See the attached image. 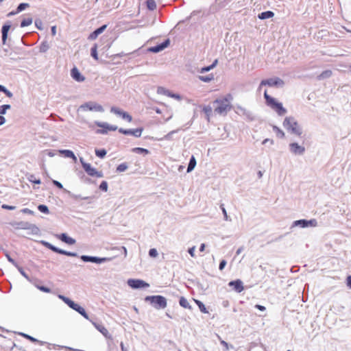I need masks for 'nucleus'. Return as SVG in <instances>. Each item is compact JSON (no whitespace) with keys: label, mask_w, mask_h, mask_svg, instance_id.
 I'll list each match as a JSON object with an SVG mask.
<instances>
[{"label":"nucleus","mask_w":351,"mask_h":351,"mask_svg":"<svg viewBox=\"0 0 351 351\" xmlns=\"http://www.w3.org/2000/svg\"><path fill=\"white\" fill-rule=\"evenodd\" d=\"M264 97L266 100L267 105L276 112L278 115L282 116L287 113V110L283 107L282 104L275 98L269 96L267 90L264 91Z\"/></svg>","instance_id":"20e7f679"},{"label":"nucleus","mask_w":351,"mask_h":351,"mask_svg":"<svg viewBox=\"0 0 351 351\" xmlns=\"http://www.w3.org/2000/svg\"><path fill=\"white\" fill-rule=\"evenodd\" d=\"M179 303L181 306H182L185 308H189V309L191 308V306L189 305L188 300L186 298H184V297H182L180 299Z\"/></svg>","instance_id":"c9c22d12"},{"label":"nucleus","mask_w":351,"mask_h":351,"mask_svg":"<svg viewBox=\"0 0 351 351\" xmlns=\"http://www.w3.org/2000/svg\"><path fill=\"white\" fill-rule=\"evenodd\" d=\"M95 124L99 128H102V130H97V133L99 134H106L108 131H115L117 130V126L110 125L106 122H101V121H95Z\"/></svg>","instance_id":"4468645a"},{"label":"nucleus","mask_w":351,"mask_h":351,"mask_svg":"<svg viewBox=\"0 0 351 351\" xmlns=\"http://www.w3.org/2000/svg\"><path fill=\"white\" fill-rule=\"evenodd\" d=\"M264 97L266 100L267 105L276 112L278 115L282 116L287 113V110L283 107L282 104L275 98L269 96L267 90L264 91Z\"/></svg>","instance_id":"39448f33"},{"label":"nucleus","mask_w":351,"mask_h":351,"mask_svg":"<svg viewBox=\"0 0 351 351\" xmlns=\"http://www.w3.org/2000/svg\"><path fill=\"white\" fill-rule=\"evenodd\" d=\"M110 112L117 116L121 117L123 119H126L129 122H131L132 121V117L128 112L122 110L121 109L117 107H112L110 108Z\"/></svg>","instance_id":"a211bd4d"},{"label":"nucleus","mask_w":351,"mask_h":351,"mask_svg":"<svg viewBox=\"0 0 351 351\" xmlns=\"http://www.w3.org/2000/svg\"><path fill=\"white\" fill-rule=\"evenodd\" d=\"M19 271V272L23 276H24L27 280H29V276L26 274V273L24 271V270L20 267L19 266L16 267Z\"/></svg>","instance_id":"5fc2aeb1"},{"label":"nucleus","mask_w":351,"mask_h":351,"mask_svg":"<svg viewBox=\"0 0 351 351\" xmlns=\"http://www.w3.org/2000/svg\"><path fill=\"white\" fill-rule=\"evenodd\" d=\"M264 97L266 100L267 105L276 112L278 115L282 116L287 113V110L283 107L282 104L275 98L269 96L267 90L264 91Z\"/></svg>","instance_id":"7ed1b4c3"},{"label":"nucleus","mask_w":351,"mask_h":351,"mask_svg":"<svg viewBox=\"0 0 351 351\" xmlns=\"http://www.w3.org/2000/svg\"><path fill=\"white\" fill-rule=\"evenodd\" d=\"M195 246H193L191 247H190L188 250L189 254L191 255V257H195Z\"/></svg>","instance_id":"6e6d98bb"},{"label":"nucleus","mask_w":351,"mask_h":351,"mask_svg":"<svg viewBox=\"0 0 351 351\" xmlns=\"http://www.w3.org/2000/svg\"><path fill=\"white\" fill-rule=\"evenodd\" d=\"M10 24H5L3 25L1 29V33H2V43L3 45L6 43L7 39H8V32L10 29Z\"/></svg>","instance_id":"a878e982"},{"label":"nucleus","mask_w":351,"mask_h":351,"mask_svg":"<svg viewBox=\"0 0 351 351\" xmlns=\"http://www.w3.org/2000/svg\"><path fill=\"white\" fill-rule=\"evenodd\" d=\"M71 75L73 80L78 82H82L85 80L84 76H83L80 71L76 68L74 67L71 71Z\"/></svg>","instance_id":"5701e85b"},{"label":"nucleus","mask_w":351,"mask_h":351,"mask_svg":"<svg viewBox=\"0 0 351 351\" xmlns=\"http://www.w3.org/2000/svg\"><path fill=\"white\" fill-rule=\"evenodd\" d=\"M285 85V82L279 77H272L267 80H262L258 89L261 90L263 86H268L270 87L282 88Z\"/></svg>","instance_id":"9d476101"},{"label":"nucleus","mask_w":351,"mask_h":351,"mask_svg":"<svg viewBox=\"0 0 351 351\" xmlns=\"http://www.w3.org/2000/svg\"><path fill=\"white\" fill-rule=\"evenodd\" d=\"M222 212H223V216H224V219L226 221H228L229 220V217H228V215L227 214V212H226V210L225 209V208H222Z\"/></svg>","instance_id":"0e129e2a"},{"label":"nucleus","mask_w":351,"mask_h":351,"mask_svg":"<svg viewBox=\"0 0 351 351\" xmlns=\"http://www.w3.org/2000/svg\"><path fill=\"white\" fill-rule=\"evenodd\" d=\"M219 340H220V343L224 346L226 350H228L230 348H232V346L228 344L226 341H225L224 340H222L219 337Z\"/></svg>","instance_id":"8fccbe9b"},{"label":"nucleus","mask_w":351,"mask_h":351,"mask_svg":"<svg viewBox=\"0 0 351 351\" xmlns=\"http://www.w3.org/2000/svg\"><path fill=\"white\" fill-rule=\"evenodd\" d=\"M128 285L132 289L149 287V285L140 279H129Z\"/></svg>","instance_id":"f3484780"},{"label":"nucleus","mask_w":351,"mask_h":351,"mask_svg":"<svg viewBox=\"0 0 351 351\" xmlns=\"http://www.w3.org/2000/svg\"><path fill=\"white\" fill-rule=\"evenodd\" d=\"M317 225V222L315 219H300L294 221L291 226V228H293L295 227H300L302 228H305L308 227H316Z\"/></svg>","instance_id":"ddd939ff"},{"label":"nucleus","mask_w":351,"mask_h":351,"mask_svg":"<svg viewBox=\"0 0 351 351\" xmlns=\"http://www.w3.org/2000/svg\"><path fill=\"white\" fill-rule=\"evenodd\" d=\"M32 22H33V20H32V18H31V17H29V18H27V19H24L21 21V27H25L29 26V25H30L32 23Z\"/></svg>","instance_id":"58836bf2"},{"label":"nucleus","mask_w":351,"mask_h":351,"mask_svg":"<svg viewBox=\"0 0 351 351\" xmlns=\"http://www.w3.org/2000/svg\"><path fill=\"white\" fill-rule=\"evenodd\" d=\"M132 152L136 154H143L144 156L149 154V151L147 149L142 147H134L132 149Z\"/></svg>","instance_id":"c756f323"},{"label":"nucleus","mask_w":351,"mask_h":351,"mask_svg":"<svg viewBox=\"0 0 351 351\" xmlns=\"http://www.w3.org/2000/svg\"><path fill=\"white\" fill-rule=\"evenodd\" d=\"M58 298L62 300L64 303H66L70 308L78 312L80 315H82L85 319H88L89 317L86 313L84 308L80 306L79 304L75 303L73 301L70 300L69 298L62 295H59Z\"/></svg>","instance_id":"0eeeda50"},{"label":"nucleus","mask_w":351,"mask_h":351,"mask_svg":"<svg viewBox=\"0 0 351 351\" xmlns=\"http://www.w3.org/2000/svg\"><path fill=\"white\" fill-rule=\"evenodd\" d=\"M196 164H197V162H196L195 158L193 156H192L190 159L189 165H188L187 172L188 173L191 172L195 169Z\"/></svg>","instance_id":"2f4dec72"},{"label":"nucleus","mask_w":351,"mask_h":351,"mask_svg":"<svg viewBox=\"0 0 351 351\" xmlns=\"http://www.w3.org/2000/svg\"><path fill=\"white\" fill-rule=\"evenodd\" d=\"M169 43H170V41L169 39H167L162 43L149 48V51L154 52V53H158V52L164 50L165 48H167L169 45Z\"/></svg>","instance_id":"4be33fe9"},{"label":"nucleus","mask_w":351,"mask_h":351,"mask_svg":"<svg viewBox=\"0 0 351 351\" xmlns=\"http://www.w3.org/2000/svg\"><path fill=\"white\" fill-rule=\"evenodd\" d=\"M145 300L150 302L156 309L165 308L167 305L166 298L162 295L147 296Z\"/></svg>","instance_id":"6e6552de"},{"label":"nucleus","mask_w":351,"mask_h":351,"mask_svg":"<svg viewBox=\"0 0 351 351\" xmlns=\"http://www.w3.org/2000/svg\"><path fill=\"white\" fill-rule=\"evenodd\" d=\"M11 108V106L9 104H4L0 106V115L6 114L7 111Z\"/></svg>","instance_id":"ea45409f"},{"label":"nucleus","mask_w":351,"mask_h":351,"mask_svg":"<svg viewBox=\"0 0 351 351\" xmlns=\"http://www.w3.org/2000/svg\"><path fill=\"white\" fill-rule=\"evenodd\" d=\"M38 209L39 211H40L41 213H45V214H49V208L47 206L45 205H43V204H40L38 206Z\"/></svg>","instance_id":"c03bdc74"},{"label":"nucleus","mask_w":351,"mask_h":351,"mask_svg":"<svg viewBox=\"0 0 351 351\" xmlns=\"http://www.w3.org/2000/svg\"><path fill=\"white\" fill-rule=\"evenodd\" d=\"M56 237L61 240L62 242L69 244V245H74L76 243L75 239L72 237H69L66 233H62L60 234H57Z\"/></svg>","instance_id":"412c9836"},{"label":"nucleus","mask_w":351,"mask_h":351,"mask_svg":"<svg viewBox=\"0 0 351 351\" xmlns=\"http://www.w3.org/2000/svg\"><path fill=\"white\" fill-rule=\"evenodd\" d=\"M283 127L288 132L297 136H300L303 133L302 126L297 122V121L291 117H287L283 121Z\"/></svg>","instance_id":"f03ea898"},{"label":"nucleus","mask_w":351,"mask_h":351,"mask_svg":"<svg viewBox=\"0 0 351 351\" xmlns=\"http://www.w3.org/2000/svg\"><path fill=\"white\" fill-rule=\"evenodd\" d=\"M104 111V107L98 104L97 102L90 101L86 102L81 106L77 109V112H103Z\"/></svg>","instance_id":"423d86ee"},{"label":"nucleus","mask_w":351,"mask_h":351,"mask_svg":"<svg viewBox=\"0 0 351 351\" xmlns=\"http://www.w3.org/2000/svg\"><path fill=\"white\" fill-rule=\"evenodd\" d=\"M1 88H2V89L0 90V92H3L5 93V95L8 97H12V93L8 90V89H6V88L2 85H1Z\"/></svg>","instance_id":"3c124183"},{"label":"nucleus","mask_w":351,"mask_h":351,"mask_svg":"<svg viewBox=\"0 0 351 351\" xmlns=\"http://www.w3.org/2000/svg\"><path fill=\"white\" fill-rule=\"evenodd\" d=\"M195 304L198 306L199 310L201 311V312L204 313H208V311H207L205 305L199 300H194Z\"/></svg>","instance_id":"72a5a7b5"},{"label":"nucleus","mask_w":351,"mask_h":351,"mask_svg":"<svg viewBox=\"0 0 351 351\" xmlns=\"http://www.w3.org/2000/svg\"><path fill=\"white\" fill-rule=\"evenodd\" d=\"M2 208L3 209H7V210H13L16 208L15 206H9V205H7V204H3L2 205Z\"/></svg>","instance_id":"bf43d9fd"},{"label":"nucleus","mask_w":351,"mask_h":351,"mask_svg":"<svg viewBox=\"0 0 351 351\" xmlns=\"http://www.w3.org/2000/svg\"><path fill=\"white\" fill-rule=\"evenodd\" d=\"M99 189L105 192L108 191V186L106 181H102L99 185Z\"/></svg>","instance_id":"09e8293b"},{"label":"nucleus","mask_w":351,"mask_h":351,"mask_svg":"<svg viewBox=\"0 0 351 351\" xmlns=\"http://www.w3.org/2000/svg\"><path fill=\"white\" fill-rule=\"evenodd\" d=\"M288 147L290 153L294 156H302L306 152L304 145L296 142H291Z\"/></svg>","instance_id":"9b49d317"},{"label":"nucleus","mask_w":351,"mask_h":351,"mask_svg":"<svg viewBox=\"0 0 351 351\" xmlns=\"http://www.w3.org/2000/svg\"><path fill=\"white\" fill-rule=\"evenodd\" d=\"M269 143L271 145H274V142L272 139L265 138L263 141L262 144L265 145L266 143Z\"/></svg>","instance_id":"052dcab7"},{"label":"nucleus","mask_w":351,"mask_h":351,"mask_svg":"<svg viewBox=\"0 0 351 351\" xmlns=\"http://www.w3.org/2000/svg\"><path fill=\"white\" fill-rule=\"evenodd\" d=\"M93 324L106 338L111 339L112 337L106 327L102 325L93 322Z\"/></svg>","instance_id":"393cba45"},{"label":"nucleus","mask_w":351,"mask_h":351,"mask_svg":"<svg viewBox=\"0 0 351 351\" xmlns=\"http://www.w3.org/2000/svg\"><path fill=\"white\" fill-rule=\"evenodd\" d=\"M21 211L24 214H29V215L34 214V211H32V210L27 208L22 209Z\"/></svg>","instance_id":"4d7b16f0"},{"label":"nucleus","mask_w":351,"mask_h":351,"mask_svg":"<svg viewBox=\"0 0 351 351\" xmlns=\"http://www.w3.org/2000/svg\"><path fill=\"white\" fill-rule=\"evenodd\" d=\"M80 161L85 172L88 176L96 178L104 177V174L101 171H98L96 168L93 167L90 163L85 162L83 158H80Z\"/></svg>","instance_id":"1a4fd4ad"},{"label":"nucleus","mask_w":351,"mask_h":351,"mask_svg":"<svg viewBox=\"0 0 351 351\" xmlns=\"http://www.w3.org/2000/svg\"><path fill=\"white\" fill-rule=\"evenodd\" d=\"M203 111L206 115L207 120L210 121V116H211L212 112H213L212 108L209 106H204L203 108Z\"/></svg>","instance_id":"f704fd0d"},{"label":"nucleus","mask_w":351,"mask_h":351,"mask_svg":"<svg viewBox=\"0 0 351 351\" xmlns=\"http://www.w3.org/2000/svg\"><path fill=\"white\" fill-rule=\"evenodd\" d=\"M6 122V119L3 116L0 115V126L5 124Z\"/></svg>","instance_id":"338daca9"},{"label":"nucleus","mask_w":351,"mask_h":351,"mask_svg":"<svg viewBox=\"0 0 351 351\" xmlns=\"http://www.w3.org/2000/svg\"><path fill=\"white\" fill-rule=\"evenodd\" d=\"M273 130L278 137H280V138L285 137V132L281 129H280L278 127L274 125Z\"/></svg>","instance_id":"e433bc0d"},{"label":"nucleus","mask_w":351,"mask_h":351,"mask_svg":"<svg viewBox=\"0 0 351 351\" xmlns=\"http://www.w3.org/2000/svg\"><path fill=\"white\" fill-rule=\"evenodd\" d=\"M58 152L60 154L64 155V156L66 157V158H70L73 159V160L74 162L77 161V157L75 156L74 153L72 151H71V150H69V149H60V150H58Z\"/></svg>","instance_id":"bb28decb"},{"label":"nucleus","mask_w":351,"mask_h":351,"mask_svg":"<svg viewBox=\"0 0 351 351\" xmlns=\"http://www.w3.org/2000/svg\"><path fill=\"white\" fill-rule=\"evenodd\" d=\"M49 47L47 42H43L40 47V51L45 53L49 49Z\"/></svg>","instance_id":"a18cd8bd"},{"label":"nucleus","mask_w":351,"mask_h":351,"mask_svg":"<svg viewBox=\"0 0 351 351\" xmlns=\"http://www.w3.org/2000/svg\"><path fill=\"white\" fill-rule=\"evenodd\" d=\"M80 258L84 262H91V263H97V264H101V263H103L105 262L110 261L112 259L111 257L99 258V257H96V256H86V255L81 256Z\"/></svg>","instance_id":"2eb2a0df"},{"label":"nucleus","mask_w":351,"mask_h":351,"mask_svg":"<svg viewBox=\"0 0 351 351\" xmlns=\"http://www.w3.org/2000/svg\"><path fill=\"white\" fill-rule=\"evenodd\" d=\"M106 27H107L106 25H104L101 27H100L99 28L97 29L92 34H90L88 38L90 40L96 39L97 37L106 29Z\"/></svg>","instance_id":"cd10ccee"},{"label":"nucleus","mask_w":351,"mask_h":351,"mask_svg":"<svg viewBox=\"0 0 351 351\" xmlns=\"http://www.w3.org/2000/svg\"><path fill=\"white\" fill-rule=\"evenodd\" d=\"M119 131L120 133H122L123 134H130L136 137H140L143 132V128H137L134 130H124L123 128H120Z\"/></svg>","instance_id":"6ab92c4d"},{"label":"nucleus","mask_w":351,"mask_h":351,"mask_svg":"<svg viewBox=\"0 0 351 351\" xmlns=\"http://www.w3.org/2000/svg\"><path fill=\"white\" fill-rule=\"evenodd\" d=\"M107 154V152L104 149H95V155L101 158H104Z\"/></svg>","instance_id":"a19ab883"},{"label":"nucleus","mask_w":351,"mask_h":351,"mask_svg":"<svg viewBox=\"0 0 351 351\" xmlns=\"http://www.w3.org/2000/svg\"><path fill=\"white\" fill-rule=\"evenodd\" d=\"M228 285L230 287H232L235 291L238 293H241L244 289L243 282L240 280L231 281L229 282Z\"/></svg>","instance_id":"b1692460"},{"label":"nucleus","mask_w":351,"mask_h":351,"mask_svg":"<svg viewBox=\"0 0 351 351\" xmlns=\"http://www.w3.org/2000/svg\"><path fill=\"white\" fill-rule=\"evenodd\" d=\"M37 288L40 290L41 291L45 292V293H50L51 289L49 288H47L44 286H37Z\"/></svg>","instance_id":"864d4df0"},{"label":"nucleus","mask_w":351,"mask_h":351,"mask_svg":"<svg viewBox=\"0 0 351 351\" xmlns=\"http://www.w3.org/2000/svg\"><path fill=\"white\" fill-rule=\"evenodd\" d=\"M156 92H157L158 95H165L168 97L174 99L178 101H182L183 99V97L181 95L178 94V93H174L163 86H158L157 88Z\"/></svg>","instance_id":"f8f14e48"},{"label":"nucleus","mask_w":351,"mask_h":351,"mask_svg":"<svg viewBox=\"0 0 351 351\" xmlns=\"http://www.w3.org/2000/svg\"><path fill=\"white\" fill-rule=\"evenodd\" d=\"M35 25L38 29H43V22L40 19L35 21Z\"/></svg>","instance_id":"603ef678"},{"label":"nucleus","mask_w":351,"mask_h":351,"mask_svg":"<svg viewBox=\"0 0 351 351\" xmlns=\"http://www.w3.org/2000/svg\"><path fill=\"white\" fill-rule=\"evenodd\" d=\"M128 169V165L126 162L121 163L117 167V172H124Z\"/></svg>","instance_id":"4c0bfd02"},{"label":"nucleus","mask_w":351,"mask_h":351,"mask_svg":"<svg viewBox=\"0 0 351 351\" xmlns=\"http://www.w3.org/2000/svg\"><path fill=\"white\" fill-rule=\"evenodd\" d=\"M347 285L351 289V276H349L347 278Z\"/></svg>","instance_id":"774afa93"},{"label":"nucleus","mask_w":351,"mask_h":351,"mask_svg":"<svg viewBox=\"0 0 351 351\" xmlns=\"http://www.w3.org/2000/svg\"><path fill=\"white\" fill-rule=\"evenodd\" d=\"M149 256L152 258H156L158 256V252L156 248H152L149 251Z\"/></svg>","instance_id":"49530a36"},{"label":"nucleus","mask_w":351,"mask_h":351,"mask_svg":"<svg viewBox=\"0 0 351 351\" xmlns=\"http://www.w3.org/2000/svg\"><path fill=\"white\" fill-rule=\"evenodd\" d=\"M147 7L150 10H154L156 8V4L154 0H147Z\"/></svg>","instance_id":"79ce46f5"},{"label":"nucleus","mask_w":351,"mask_h":351,"mask_svg":"<svg viewBox=\"0 0 351 351\" xmlns=\"http://www.w3.org/2000/svg\"><path fill=\"white\" fill-rule=\"evenodd\" d=\"M198 78L202 82H210L214 80V75L211 73V74H208L207 75H199L198 77Z\"/></svg>","instance_id":"473e14b6"},{"label":"nucleus","mask_w":351,"mask_h":351,"mask_svg":"<svg viewBox=\"0 0 351 351\" xmlns=\"http://www.w3.org/2000/svg\"><path fill=\"white\" fill-rule=\"evenodd\" d=\"M7 258L9 262L12 263L16 267L19 266L17 263L14 261V259H12L10 256L7 255Z\"/></svg>","instance_id":"69168bd1"},{"label":"nucleus","mask_w":351,"mask_h":351,"mask_svg":"<svg viewBox=\"0 0 351 351\" xmlns=\"http://www.w3.org/2000/svg\"><path fill=\"white\" fill-rule=\"evenodd\" d=\"M41 243L44 246H45L46 247L51 250L52 251H53L55 252H57V253H59V254H64V255H66V256H77V254L76 253L71 252H67V251H65L64 250L59 249V248L55 247L54 245H53L52 244H51L50 243H49L47 241H41Z\"/></svg>","instance_id":"dca6fc26"},{"label":"nucleus","mask_w":351,"mask_h":351,"mask_svg":"<svg viewBox=\"0 0 351 351\" xmlns=\"http://www.w3.org/2000/svg\"><path fill=\"white\" fill-rule=\"evenodd\" d=\"M29 7V4L27 3H22L21 4L19 5V6L17 7V9H16V12H22L23 10H24L25 9Z\"/></svg>","instance_id":"37998d69"},{"label":"nucleus","mask_w":351,"mask_h":351,"mask_svg":"<svg viewBox=\"0 0 351 351\" xmlns=\"http://www.w3.org/2000/svg\"><path fill=\"white\" fill-rule=\"evenodd\" d=\"M274 16V13L271 11H266L261 12L258 14V19L261 20L272 18Z\"/></svg>","instance_id":"c85d7f7f"},{"label":"nucleus","mask_w":351,"mask_h":351,"mask_svg":"<svg viewBox=\"0 0 351 351\" xmlns=\"http://www.w3.org/2000/svg\"><path fill=\"white\" fill-rule=\"evenodd\" d=\"M53 183L59 189H63V186L60 182H58L57 180H53Z\"/></svg>","instance_id":"e2e57ef3"},{"label":"nucleus","mask_w":351,"mask_h":351,"mask_svg":"<svg viewBox=\"0 0 351 351\" xmlns=\"http://www.w3.org/2000/svg\"><path fill=\"white\" fill-rule=\"evenodd\" d=\"M22 336L25 337V338L29 339L30 341H32V342H36L37 341V339H36L35 338L28 335H26V334H24V333H21V334Z\"/></svg>","instance_id":"13d9d810"},{"label":"nucleus","mask_w":351,"mask_h":351,"mask_svg":"<svg viewBox=\"0 0 351 351\" xmlns=\"http://www.w3.org/2000/svg\"><path fill=\"white\" fill-rule=\"evenodd\" d=\"M91 56L96 60H98V55H97V45H95L94 47H92V49H91Z\"/></svg>","instance_id":"de8ad7c7"},{"label":"nucleus","mask_w":351,"mask_h":351,"mask_svg":"<svg viewBox=\"0 0 351 351\" xmlns=\"http://www.w3.org/2000/svg\"><path fill=\"white\" fill-rule=\"evenodd\" d=\"M56 156V151L51 149H45L40 154L42 166H45V162L47 157H54Z\"/></svg>","instance_id":"aec40b11"},{"label":"nucleus","mask_w":351,"mask_h":351,"mask_svg":"<svg viewBox=\"0 0 351 351\" xmlns=\"http://www.w3.org/2000/svg\"><path fill=\"white\" fill-rule=\"evenodd\" d=\"M226 265V261L223 260L221 261V263L219 264V269L220 270H222V269H223V268L225 267Z\"/></svg>","instance_id":"680f3d73"},{"label":"nucleus","mask_w":351,"mask_h":351,"mask_svg":"<svg viewBox=\"0 0 351 351\" xmlns=\"http://www.w3.org/2000/svg\"><path fill=\"white\" fill-rule=\"evenodd\" d=\"M232 99L233 97L230 94L216 99L214 101L215 112L220 115H226L232 108L231 103Z\"/></svg>","instance_id":"f257e3e1"},{"label":"nucleus","mask_w":351,"mask_h":351,"mask_svg":"<svg viewBox=\"0 0 351 351\" xmlns=\"http://www.w3.org/2000/svg\"><path fill=\"white\" fill-rule=\"evenodd\" d=\"M217 63H218V60H215L211 65L202 68L199 70V73H204L210 71V70H212L217 66Z\"/></svg>","instance_id":"7c9ffc66"}]
</instances>
